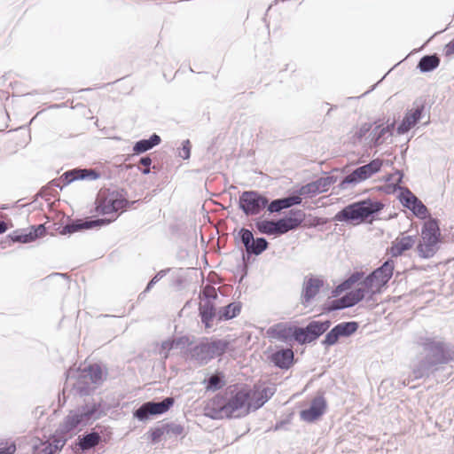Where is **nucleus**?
Masks as SVG:
<instances>
[{"mask_svg":"<svg viewBox=\"0 0 454 454\" xmlns=\"http://www.w3.org/2000/svg\"><path fill=\"white\" fill-rule=\"evenodd\" d=\"M288 209L286 200L285 197L270 200L267 196V207L266 210L270 214L281 213L282 210Z\"/></svg>","mask_w":454,"mask_h":454,"instance_id":"42","label":"nucleus"},{"mask_svg":"<svg viewBox=\"0 0 454 454\" xmlns=\"http://www.w3.org/2000/svg\"><path fill=\"white\" fill-rule=\"evenodd\" d=\"M17 450L15 442H5L4 446H0V454H14Z\"/></svg>","mask_w":454,"mask_h":454,"instance_id":"59","label":"nucleus"},{"mask_svg":"<svg viewBox=\"0 0 454 454\" xmlns=\"http://www.w3.org/2000/svg\"><path fill=\"white\" fill-rule=\"evenodd\" d=\"M371 129H372V123L364 122L361 125V127L356 133V136L357 138L361 139L364 137H365L366 134L369 133Z\"/></svg>","mask_w":454,"mask_h":454,"instance_id":"60","label":"nucleus"},{"mask_svg":"<svg viewBox=\"0 0 454 454\" xmlns=\"http://www.w3.org/2000/svg\"><path fill=\"white\" fill-rule=\"evenodd\" d=\"M242 309V303L240 301H232L226 306L221 307L217 312L218 321H228L237 317Z\"/></svg>","mask_w":454,"mask_h":454,"instance_id":"37","label":"nucleus"},{"mask_svg":"<svg viewBox=\"0 0 454 454\" xmlns=\"http://www.w3.org/2000/svg\"><path fill=\"white\" fill-rule=\"evenodd\" d=\"M324 284V279L321 277H317L313 274L307 275L302 283L301 303L303 306H308L319 294Z\"/></svg>","mask_w":454,"mask_h":454,"instance_id":"17","label":"nucleus"},{"mask_svg":"<svg viewBox=\"0 0 454 454\" xmlns=\"http://www.w3.org/2000/svg\"><path fill=\"white\" fill-rule=\"evenodd\" d=\"M72 435H56V431L51 434V442H41L39 444H33V454H57L62 450L67 442Z\"/></svg>","mask_w":454,"mask_h":454,"instance_id":"18","label":"nucleus"},{"mask_svg":"<svg viewBox=\"0 0 454 454\" xmlns=\"http://www.w3.org/2000/svg\"><path fill=\"white\" fill-rule=\"evenodd\" d=\"M77 370L95 386H100L108 375L107 369H103L102 365L98 363L90 364L83 369L78 368Z\"/></svg>","mask_w":454,"mask_h":454,"instance_id":"23","label":"nucleus"},{"mask_svg":"<svg viewBox=\"0 0 454 454\" xmlns=\"http://www.w3.org/2000/svg\"><path fill=\"white\" fill-rule=\"evenodd\" d=\"M300 192L305 197H313L321 193L316 180L302 185Z\"/></svg>","mask_w":454,"mask_h":454,"instance_id":"46","label":"nucleus"},{"mask_svg":"<svg viewBox=\"0 0 454 454\" xmlns=\"http://www.w3.org/2000/svg\"><path fill=\"white\" fill-rule=\"evenodd\" d=\"M184 281V277L178 275L172 279L171 286H176L177 288H182Z\"/></svg>","mask_w":454,"mask_h":454,"instance_id":"62","label":"nucleus"},{"mask_svg":"<svg viewBox=\"0 0 454 454\" xmlns=\"http://www.w3.org/2000/svg\"><path fill=\"white\" fill-rule=\"evenodd\" d=\"M78 171L79 168L67 170L59 178L51 180L48 185L58 187L62 190L64 187L74 181H81V177H79L80 173H78Z\"/></svg>","mask_w":454,"mask_h":454,"instance_id":"35","label":"nucleus"},{"mask_svg":"<svg viewBox=\"0 0 454 454\" xmlns=\"http://www.w3.org/2000/svg\"><path fill=\"white\" fill-rule=\"evenodd\" d=\"M118 216L107 218H86V219H69L65 226L62 227L59 233L61 235L72 234L82 230H91L106 226L114 222Z\"/></svg>","mask_w":454,"mask_h":454,"instance_id":"13","label":"nucleus"},{"mask_svg":"<svg viewBox=\"0 0 454 454\" xmlns=\"http://www.w3.org/2000/svg\"><path fill=\"white\" fill-rule=\"evenodd\" d=\"M106 403L102 399L99 402L85 403L70 410L56 429V435L80 432L82 427L90 426L96 420L106 416Z\"/></svg>","mask_w":454,"mask_h":454,"instance_id":"4","label":"nucleus"},{"mask_svg":"<svg viewBox=\"0 0 454 454\" xmlns=\"http://www.w3.org/2000/svg\"><path fill=\"white\" fill-rule=\"evenodd\" d=\"M267 358L276 368L281 370H288L295 363L293 349L283 346H277L276 350L268 355Z\"/></svg>","mask_w":454,"mask_h":454,"instance_id":"20","label":"nucleus"},{"mask_svg":"<svg viewBox=\"0 0 454 454\" xmlns=\"http://www.w3.org/2000/svg\"><path fill=\"white\" fill-rule=\"evenodd\" d=\"M287 422L288 421L286 420V419L277 421L276 424L273 427V430L274 431H278V430L282 429L284 427V426L287 424Z\"/></svg>","mask_w":454,"mask_h":454,"instance_id":"64","label":"nucleus"},{"mask_svg":"<svg viewBox=\"0 0 454 454\" xmlns=\"http://www.w3.org/2000/svg\"><path fill=\"white\" fill-rule=\"evenodd\" d=\"M97 428H102V426L98 424L90 432L79 435L77 439L70 444L69 448L74 454L86 452L95 448L101 442L102 437L99 432L97 431Z\"/></svg>","mask_w":454,"mask_h":454,"instance_id":"16","label":"nucleus"},{"mask_svg":"<svg viewBox=\"0 0 454 454\" xmlns=\"http://www.w3.org/2000/svg\"><path fill=\"white\" fill-rule=\"evenodd\" d=\"M163 427L165 429V434L169 435L173 434L175 436H178L182 434L184 431V426L176 424L175 422L163 423Z\"/></svg>","mask_w":454,"mask_h":454,"instance_id":"53","label":"nucleus"},{"mask_svg":"<svg viewBox=\"0 0 454 454\" xmlns=\"http://www.w3.org/2000/svg\"><path fill=\"white\" fill-rule=\"evenodd\" d=\"M396 175L398 176L397 180L395 181L396 184H398L399 185H401V184L403 183V179L404 177V173L403 170H400V169H395V172H394V176Z\"/></svg>","mask_w":454,"mask_h":454,"instance_id":"63","label":"nucleus"},{"mask_svg":"<svg viewBox=\"0 0 454 454\" xmlns=\"http://www.w3.org/2000/svg\"><path fill=\"white\" fill-rule=\"evenodd\" d=\"M170 271V268L160 270L158 271L147 283L143 293L139 294V298L142 294L149 292L162 278H164Z\"/></svg>","mask_w":454,"mask_h":454,"instance_id":"50","label":"nucleus"},{"mask_svg":"<svg viewBox=\"0 0 454 454\" xmlns=\"http://www.w3.org/2000/svg\"><path fill=\"white\" fill-rule=\"evenodd\" d=\"M80 173L79 177H81V180H90L95 181L101 177V173L96 168H79Z\"/></svg>","mask_w":454,"mask_h":454,"instance_id":"48","label":"nucleus"},{"mask_svg":"<svg viewBox=\"0 0 454 454\" xmlns=\"http://www.w3.org/2000/svg\"><path fill=\"white\" fill-rule=\"evenodd\" d=\"M153 413L155 416H160L168 412L175 404V399L172 396L164 397L161 401L156 402L154 400L149 401Z\"/></svg>","mask_w":454,"mask_h":454,"instance_id":"39","label":"nucleus"},{"mask_svg":"<svg viewBox=\"0 0 454 454\" xmlns=\"http://www.w3.org/2000/svg\"><path fill=\"white\" fill-rule=\"evenodd\" d=\"M440 243V241L421 239L416 247L418 254L423 259L432 258L439 250Z\"/></svg>","mask_w":454,"mask_h":454,"instance_id":"36","label":"nucleus"},{"mask_svg":"<svg viewBox=\"0 0 454 454\" xmlns=\"http://www.w3.org/2000/svg\"><path fill=\"white\" fill-rule=\"evenodd\" d=\"M344 301L342 297L335 298L333 300L328 299L321 307L324 314H329L331 312L345 309Z\"/></svg>","mask_w":454,"mask_h":454,"instance_id":"41","label":"nucleus"},{"mask_svg":"<svg viewBox=\"0 0 454 454\" xmlns=\"http://www.w3.org/2000/svg\"><path fill=\"white\" fill-rule=\"evenodd\" d=\"M178 156L183 160H189L191 158L192 143L189 139L183 140L181 146L178 148Z\"/></svg>","mask_w":454,"mask_h":454,"instance_id":"55","label":"nucleus"},{"mask_svg":"<svg viewBox=\"0 0 454 454\" xmlns=\"http://www.w3.org/2000/svg\"><path fill=\"white\" fill-rule=\"evenodd\" d=\"M254 227L261 234H265L268 236L274 235L275 237L283 235L280 225L278 223V219L273 221L270 219L258 217L254 219Z\"/></svg>","mask_w":454,"mask_h":454,"instance_id":"25","label":"nucleus"},{"mask_svg":"<svg viewBox=\"0 0 454 454\" xmlns=\"http://www.w3.org/2000/svg\"><path fill=\"white\" fill-rule=\"evenodd\" d=\"M427 102L426 96L417 98L411 109H407L403 120L396 127L398 135H404L414 128L426 115Z\"/></svg>","mask_w":454,"mask_h":454,"instance_id":"10","label":"nucleus"},{"mask_svg":"<svg viewBox=\"0 0 454 454\" xmlns=\"http://www.w3.org/2000/svg\"><path fill=\"white\" fill-rule=\"evenodd\" d=\"M192 345V341L187 335L181 337H172L161 342L160 348L165 351L164 358H168L169 351L175 348H184L186 346Z\"/></svg>","mask_w":454,"mask_h":454,"instance_id":"34","label":"nucleus"},{"mask_svg":"<svg viewBox=\"0 0 454 454\" xmlns=\"http://www.w3.org/2000/svg\"><path fill=\"white\" fill-rule=\"evenodd\" d=\"M395 270V262L391 258L387 259L380 266L374 269L364 279V287L370 292L368 301L372 300L373 295L381 293L385 288Z\"/></svg>","mask_w":454,"mask_h":454,"instance_id":"7","label":"nucleus"},{"mask_svg":"<svg viewBox=\"0 0 454 454\" xmlns=\"http://www.w3.org/2000/svg\"><path fill=\"white\" fill-rule=\"evenodd\" d=\"M276 390L275 387H264L261 389L260 386L255 384L254 385L253 389H251V393L262 395L268 402L274 395Z\"/></svg>","mask_w":454,"mask_h":454,"instance_id":"52","label":"nucleus"},{"mask_svg":"<svg viewBox=\"0 0 454 454\" xmlns=\"http://www.w3.org/2000/svg\"><path fill=\"white\" fill-rule=\"evenodd\" d=\"M374 189L377 192H384L385 194L390 195L394 194L396 191L403 192V189H408L405 186H401L395 182L394 184H386L384 185L376 186Z\"/></svg>","mask_w":454,"mask_h":454,"instance_id":"51","label":"nucleus"},{"mask_svg":"<svg viewBox=\"0 0 454 454\" xmlns=\"http://www.w3.org/2000/svg\"><path fill=\"white\" fill-rule=\"evenodd\" d=\"M384 207L381 201L366 198L345 206L334 215L333 219L354 226L363 223H372L378 218Z\"/></svg>","mask_w":454,"mask_h":454,"instance_id":"5","label":"nucleus"},{"mask_svg":"<svg viewBox=\"0 0 454 454\" xmlns=\"http://www.w3.org/2000/svg\"><path fill=\"white\" fill-rule=\"evenodd\" d=\"M301 196H303L300 192V189L290 193L288 196L285 197L286 200V204L288 208H291L294 206H299L302 202Z\"/></svg>","mask_w":454,"mask_h":454,"instance_id":"56","label":"nucleus"},{"mask_svg":"<svg viewBox=\"0 0 454 454\" xmlns=\"http://www.w3.org/2000/svg\"><path fill=\"white\" fill-rule=\"evenodd\" d=\"M397 200L401 205L409 209L416 218L426 220L430 217L431 214L428 208L409 188L403 189V192L398 194Z\"/></svg>","mask_w":454,"mask_h":454,"instance_id":"14","label":"nucleus"},{"mask_svg":"<svg viewBox=\"0 0 454 454\" xmlns=\"http://www.w3.org/2000/svg\"><path fill=\"white\" fill-rule=\"evenodd\" d=\"M395 121L391 123H387L386 126L376 125L375 128L370 133L371 137V146L378 147L385 142V136H393L395 130Z\"/></svg>","mask_w":454,"mask_h":454,"instance_id":"26","label":"nucleus"},{"mask_svg":"<svg viewBox=\"0 0 454 454\" xmlns=\"http://www.w3.org/2000/svg\"><path fill=\"white\" fill-rule=\"evenodd\" d=\"M337 180H338L337 176L329 174L328 176H321V177L317 178L316 181H317V184L319 187L321 193H323L328 190V187L331 184H335L337 182Z\"/></svg>","mask_w":454,"mask_h":454,"instance_id":"47","label":"nucleus"},{"mask_svg":"<svg viewBox=\"0 0 454 454\" xmlns=\"http://www.w3.org/2000/svg\"><path fill=\"white\" fill-rule=\"evenodd\" d=\"M310 218L305 223L304 226L307 228H315L320 225H323L326 223L325 219L318 216H311Z\"/></svg>","mask_w":454,"mask_h":454,"instance_id":"58","label":"nucleus"},{"mask_svg":"<svg viewBox=\"0 0 454 454\" xmlns=\"http://www.w3.org/2000/svg\"><path fill=\"white\" fill-rule=\"evenodd\" d=\"M211 360L223 356L230 348L231 341L225 339L207 338Z\"/></svg>","mask_w":454,"mask_h":454,"instance_id":"31","label":"nucleus"},{"mask_svg":"<svg viewBox=\"0 0 454 454\" xmlns=\"http://www.w3.org/2000/svg\"><path fill=\"white\" fill-rule=\"evenodd\" d=\"M326 409V399L323 395H317L311 400L308 408L300 411V418L305 422L313 423L325 413Z\"/></svg>","mask_w":454,"mask_h":454,"instance_id":"19","label":"nucleus"},{"mask_svg":"<svg viewBox=\"0 0 454 454\" xmlns=\"http://www.w3.org/2000/svg\"><path fill=\"white\" fill-rule=\"evenodd\" d=\"M331 325L330 319L310 320L305 326L293 322H279L268 328L267 335L287 345L297 343L303 346L316 342Z\"/></svg>","mask_w":454,"mask_h":454,"instance_id":"3","label":"nucleus"},{"mask_svg":"<svg viewBox=\"0 0 454 454\" xmlns=\"http://www.w3.org/2000/svg\"><path fill=\"white\" fill-rule=\"evenodd\" d=\"M153 163V160L150 154H146L140 158L139 164L137 166L138 171H140L143 175L151 174V166Z\"/></svg>","mask_w":454,"mask_h":454,"instance_id":"54","label":"nucleus"},{"mask_svg":"<svg viewBox=\"0 0 454 454\" xmlns=\"http://www.w3.org/2000/svg\"><path fill=\"white\" fill-rule=\"evenodd\" d=\"M416 237L412 235L396 238L391 244L389 252L393 257L402 255L405 251L411 249L415 244Z\"/></svg>","mask_w":454,"mask_h":454,"instance_id":"28","label":"nucleus"},{"mask_svg":"<svg viewBox=\"0 0 454 454\" xmlns=\"http://www.w3.org/2000/svg\"><path fill=\"white\" fill-rule=\"evenodd\" d=\"M357 321H344L335 325L324 334V339L320 341L321 346L328 350L331 347L336 345L340 338H349L359 329Z\"/></svg>","mask_w":454,"mask_h":454,"instance_id":"11","label":"nucleus"},{"mask_svg":"<svg viewBox=\"0 0 454 454\" xmlns=\"http://www.w3.org/2000/svg\"><path fill=\"white\" fill-rule=\"evenodd\" d=\"M250 393L251 389L247 385L230 386L223 392L216 394L205 404L204 414L211 419L241 418L245 415L239 411L243 409L247 411Z\"/></svg>","mask_w":454,"mask_h":454,"instance_id":"2","label":"nucleus"},{"mask_svg":"<svg viewBox=\"0 0 454 454\" xmlns=\"http://www.w3.org/2000/svg\"><path fill=\"white\" fill-rule=\"evenodd\" d=\"M266 403H267V400H265L262 395L250 393V400L248 401V403H247V411H244V415H247L251 411L259 410Z\"/></svg>","mask_w":454,"mask_h":454,"instance_id":"43","label":"nucleus"},{"mask_svg":"<svg viewBox=\"0 0 454 454\" xmlns=\"http://www.w3.org/2000/svg\"><path fill=\"white\" fill-rule=\"evenodd\" d=\"M306 220V213L298 208H291L285 215L278 219L282 234L296 230Z\"/></svg>","mask_w":454,"mask_h":454,"instance_id":"21","label":"nucleus"},{"mask_svg":"<svg viewBox=\"0 0 454 454\" xmlns=\"http://www.w3.org/2000/svg\"><path fill=\"white\" fill-rule=\"evenodd\" d=\"M133 203L126 200L121 192L113 191L97 201L96 211L103 215L117 213L119 210L123 212Z\"/></svg>","mask_w":454,"mask_h":454,"instance_id":"12","label":"nucleus"},{"mask_svg":"<svg viewBox=\"0 0 454 454\" xmlns=\"http://www.w3.org/2000/svg\"><path fill=\"white\" fill-rule=\"evenodd\" d=\"M146 434L152 444L159 443L161 441L162 436L166 434L163 423L157 425L154 427H151Z\"/></svg>","mask_w":454,"mask_h":454,"instance_id":"44","label":"nucleus"},{"mask_svg":"<svg viewBox=\"0 0 454 454\" xmlns=\"http://www.w3.org/2000/svg\"><path fill=\"white\" fill-rule=\"evenodd\" d=\"M383 166V160L377 158L370 160L367 164L357 167L347 176H345L337 187L340 190H347L349 185H356L367 180L373 175L379 173Z\"/></svg>","mask_w":454,"mask_h":454,"instance_id":"8","label":"nucleus"},{"mask_svg":"<svg viewBox=\"0 0 454 454\" xmlns=\"http://www.w3.org/2000/svg\"><path fill=\"white\" fill-rule=\"evenodd\" d=\"M350 288L346 284L344 280H342L339 285H337L334 288H333L331 292L332 298L339 297L342 293L348 292Z\"/></svg>","mask_w":454,"mask_h":454,"instance_id":"57","label":"nucleus"},{"mask_svg":"<svg viewBox=\"0 0 454 454\" xmlns=\"http://www.w3.org/2000/svg\"><path fill=\"white\" fill-rule=\"evenodd\" d=\"M421 239L441 242V231L437 218H433L430 215L429 218L425 220L421 229Z\"/></svg>","mask_w":454,"mask_h":454,"instance_id":"27","label":"nucleus"},{"mask_svg":"<svg viewBox=\"0 0 454 454\" xmlns=\"http://www.w3.org/2000/svg\"><path fill=\"white\" fill-rule=\"evenodd\" d=\"M417 344L425 356L412 368L415 380L429 378L441 367L454 361V345L442 337L419 336Z\"/></svg>","mask_w":454,"mask_h":454,"instance_id":"1","label":"nucleus"},{"mask_svg":"<svg viewBox=\"0 0 454 454\" xmlns=\"http://www.w3.org/2000/svg\"><path fill=\"white\" fill-rule=\"evenodd\" d=\"M199 317L200 321L206 329H209L213 326V321L216 317L217 312L215 304H210L208 302L199 304Z\"/></svg>","mask_w":454,"mask_h":454,"instance_id":"29","label":"nucleus"},{"mask_svg":"<svg viewBox=\"0 0 454 454\" xmlns=\"http://www.w3.org/2000/svg\"><path fill=\"white\" fill-rule=\"evenodd\" d=\"M441 63V58L437 53L427 54L422 56L418 64L417 69L421 74L431 73L438 68Z\"/></svg>","mask_w":454,"mask_h":454,"instance_id":"32","label":"nucleus"},{"mask_svg":"<svg viewBox=\"0 0 454 454\" xmlns=\"http://www.w3.org/2000/svg\"><path fill=\"white\" fill-rule=\"evenodd\" d=\"M444 54L446 57H450L454 54V38L445 44Z\"/></svg>","mask_w":454,"mask_h":454,"instance_id":"61","label":"nucleus"},{"mask_svg":"<svg viewBox=\"0 0 454 454\" xmlns=\"http://www.w3.org/2000/svg\"><path fill=\"white\" fill-rule=\"evenodd\" d=\"M208 348L207 338H203L195 346L188 348L186 353H189L191 358L196 361L200 366H203L211 361Z\"/></svg>","mask_w":454,"mask_h":454,"instance_id":"24","label":"nucleus"},{"mask_svg":"<svg viewBox=\"0 0 454 454\" xmlns=\"http://www.w3.org/2000/svg\"><path fill=\"white\" fill-rule=\"evenodd\" d=\"M47 234V229L43 223L32 225L26 229H17L6 236L9 244L20 243L27 244L35 241L37 239L44 237Z\"/></svg>","mask_w":454,"mask_h":454,"instance_id":"15","label":"nucleus"},{"mask_svg":"<svg viewBox=\"0 0 454 454\" xmlns=\"http://www.w3.org/2000/svg\"><path fill=\"white\" fill-rule=\"evenodd\" d=\"M66 376L67 379L74 378L76 380L72 387L76 391L79 396H89L95 392L96 387L91 386L92 383H90V381L89 382L88 379L78 370H68L66 372Z\"/></svg>","mask_w":454,"mask_h":454,"instance_id":"22","label":"nucleus"},{"mask_svg":"<svg viewBox=\"0 0 454 454\" xmlns=\"http://www.w3.org/2000/svg\"><path fill=\"white\" fill-rule=\"evenodd\" d=\"M160 142V137L156 133H153L148 138H143L135 142L132 146L133 155L138 156L142 153H145L153 147L159 145Z\"/></svg>","mask_w":454,"mask_h":454,"instance_id":"30","label":"nucleus"},{"mask_svg":"<svg viewBox=\"0 0 454 454\" xmlns=\"http://www.w3.org/2000/svg\"><path fill=\"white\" fill-rule=\"evenodd\" d=\"M235 243L244 247L242 251V262L237 265L236 270L240 275L239 283H242L247 277L250 258L259 256L269 248L270 243L264 237L254 238L253 231L247 228L242 227L238 233L234 235Z\"/></svg>","mask_w":454,"mask_h":454,"instance_id":"6","label":"nucleus"},{"mask_svg":"<svg viewBox=\"0 0 454 454\" xmlns=\"http://www.w3.org/2000/svg\"><path fill=\"white\" fill-rule=\"evenodd\" d=\"M238 206L246 216L260 215L266 210L267 195L257 190L243 191L239 196Z\"/></svg>","mask_w":454,"mask_h":454,"instance_id":"9","label":"nucleus"},{"mask_svg":"<svg viewBox=\"0 0 454 454\" xmlns=\"http://www.w3.org/2000/svg\"><path fill=\"white\" fill-rule=\"evenodd\" d=\"M154 417L149 401L143 403L133 411V418L141 422H145Z\"/></svg>","mask_w":454,"mask_h":454,"instance_id":"40","label":"nucleus"},{"mask_svg":"<svg viewBox=\"0 0 454 454\" xmlns=\"http://www.w3.org/2000/svg\"><path fill=\"white\" fill-rule=\"evenodd\" d=\"M225 377L221 372H216L215 374H211L209 377L205 378L202 384L205 386L206 391L215 392L222 389L225 386Z\"/></svg>","mask_w":454,"mask_h":454,"instance_id":"38","label":"nucleus"},{"mask_svg":"<svg viewBox=\"0 0 454 454\" xmlns=\"http://www.w3.org/2000/svg\"><path fill=\"white\" fill-rule=\"evenodd\" d=\"M199 299L202 300L204 302L215 304V301L218 299V294L214 287L206 286L200 292Z\"/></svg>","mask_w":454,"mask_h":454,"instance_id":"45","label":"nucleus"},{"mask_svg":"<svg viewBox=\"0 0 454 454\" xmlns=\"http://www.w3.org/2000/svg\"><path fill=\"white\" fill-rule=\"evenodd\" d=\"M367 294L370 292L366 287L348 290L342 297L346 309L352 308L364 299L368 300Z\"/></svg>","mask_w":454,"mask_h":454,"instance_id":"33","label":"nucleus"},{"mask_svg":"<svg viewBox=\"0 0 454 454\" xmlns=\"http://www.w3.org/2000/svg\"><path fill=\"white\" fill-rule=\"evenodd\" d=\"M365 275L363 271H354L343 279L349 288L355 284L364 286V279Z\"/></svg>","mask_w":454,"mask_h":454,"instance_id":"49","label":"nucleus"}]
</instances>
